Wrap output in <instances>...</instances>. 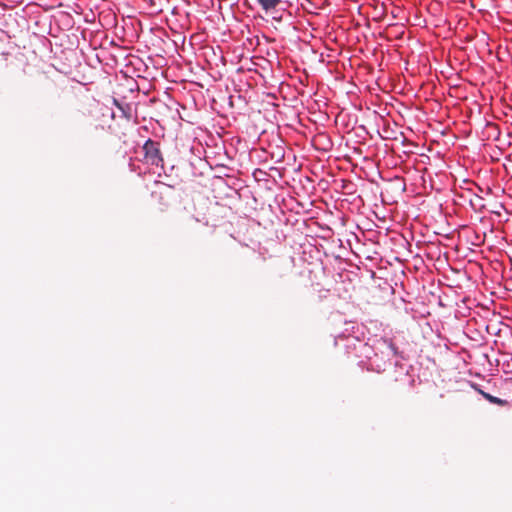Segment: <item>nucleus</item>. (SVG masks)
Instances as JSON below:
<instances>
[{
    "label": "nucleus",
    "mask_w": 512,
    "mask_h": 512,
    "mask_svg": "<svg viewBox=\"0 0 512 512\" xmlns=\"http://www.w3.org/2000/svg\"><path fill=\"white\" fill-rule=\"evenodd\" d=\"M335 347L350 361L367 371L382 373L391 366L395 359H404L392 338L370 337L365 340V327L351 324L334 340Z\"/></svg>",
    "instance_id": "1"
},
{
    "label": "nucleus",
    "mask_w": 512,
    "mask_h": 512,
    "mask_svg": "<svg viewBox=\"0 0 512 512\" xmlns=\"http://www.w3.org/2000/svg\"><path fill=\"white\" fill-rule=\"evenodd\" d=\"M159 143L148 139L137 155L130 160V168L138 175L153 174L160 176L164 170V161Z\"/></svg>",
    "instance_id": "2"
},
{
    "label": "nucleus",
    "mask_w": 512,
    "mask_h": 512,
    "mask_svg": "<svg viewBox=\"0 0 512 512\" xmlns=\"http://www.w3.org/2000/svg\"><path fill=\"white\" fill-rule=\"evenodd\" d=\"M480 392L484 396V398L487 399L490 403L501 405L504 402L503 400H501L495 396H492L489 393H485L483 391H480Z\"/></svg>",
    "instance_id": "6"
},
{
    "label": "nucleus",
    "mask_w": 512,
    "mask_h": 512,
    "mask_svg": "<svg viewBox=\"0 0 512 512\" xmlns=\"http://www.w3.org/2000/svg\"><path fill=\"white\" fill-rule=\"evenodd\" d=\"M113 102L117 107V112L106 106L97 105L98 112L110 120V123L104 122L100 124V127L125 135L126 130L137 121L136 108L131 103L122 102L117 99H113Z\"/></svg>",
    "instance_id": "3"
},
{
    "label": "nucleus",
    "mask_w": 512,
    "mask_h": 512,
    "mask_svg": "<svg viewBox=\"0 0 512 512\" xmlns=\"http://www.w3.org/2000/svg\"><path fill=\"white\" fill-rule=\"evenodd\" d=\"M171 190V186L160 181H154L153 186L151 187V196L159 204L167 205V200L171 194Z\"/></svg>",
    "instance_id": "4"
},
{
    "label": "nucleus",
    "mask_w": 512,
    "mask_h": 512,
    "mask_svg": "<svg viewBox=\"0 0 512 512\" xmlns=\"http://www.w3.org/2000/svg\"><path fill=\"white\" fill-rule=\"evenodd\" d=\"M258 5L261 7V9L265 12H270L272 10H275L279 4L281 3V0H256Z\"/></svg>",
    "instance_id": "5"
}]
</instances>
